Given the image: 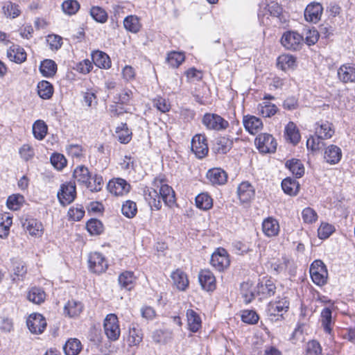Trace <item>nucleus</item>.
Listing matches in <instances>:
<instances>
[{"label":"nucleus","mask_w":355,"mask_h":355,"mask_svg":"<svg viewBox=\"0 0 355 355\" xmlns=\"http://www.w3.org/2000/svg\"><path fill=\"white\" fill-rule=\"evenodd\" d=\"M51 163L58 170H62L67 165V159L60 153H53L51 157Z\"/></svg>","instance_id":"59"},{"label":"nucleus","mask_w":355,"mask_h":355,"mask_svg":"<svg viewBox=\"0 0 355 355\" xmlns=\"http://www.w3.org/2000/svg\"><path fill=\"white\" fill-rule=\"evenodd\" d=\"M315 135L323 139L332 137L334 134L333 124L327 121H320L315 124Z\"/></svg>","instance_id":"19"},{"label":"nucleus","mask_w":355,"mask_h":355,"mask_svg":"<svg viewBox=\"0 0 355 355\" xmlns=\"http://www.w3.org/2000/svg\"><path fill=\"white\" fill-rule=\"evenodd\" d=\"M81 349V343L76 338L69 339L63 347L66 355H78Z\"/></svg>","instance_id":"40"},{"label":"nucleus","mask_w":355,"mask_h":355,"mask_svg":"<svg viewBox=\"0 0 355 355\" xmlns=\"http://www.w3.org/2000/svg\"><path fill=\"white\" fill-rule=\"evenodd\" d=\"M278 109L275 104L263 102L260 104V113L264 117H271L275 115Z\"/></svg>","instance_id":"54"},{"label":"nucleus","mask_w":355,"mask_h":355,"mask_svg":"<svg viewBox=\"0 0 355 355\" xmlns=\"http://www.w3.org/2000/svg\"><path fill=\"white\" fill-rule=\"evenodd\" d=\"M132 97V92L130 89H123L114 97V103L122 105H128Z\"/></svg>","instance_id":"60"},{"label":"nucleus","mask_w":355,"mask_h":355,"mask_svg":"<svg viewBox=\"0 0 355 355\" xmlns=\"http://www.w3.org/2000/svg\"><path fill=\"white\" fill-rule=\"evenodd\" d=\"M86 227L91 235H99L103 232L102 222L96 218H92L88 220Z\"/></svg>","instance_id":"48"},{"label":"nucleus","mask_w":355,"mask_h":355,"mask_svg":"<svg viewBox=\"0 0 355 355\" xmlns=\"http://www.w3.org/2000/svg\"><path fill=\"white\" fill-rule=\"evenodd\" d=\"M48 127L42 120H37L33 125V134L35 139L42 140L46 135Z\"/></svg>","instance_id":"44"},{"label":"nucleus","mask_w":355,"mask_h":355,"mask_svg":"<svg viewBox=\"0 0 355 355\" xmlns=\"http://www.w3.org/2000/svg\"><path fill=\"white\" fill-rule=\"evenodd\" d=\"M88 262L90 270L97 274L104 272L108 267L105 258L101 253L96 252L89 254Z\"/></svg>","instance_id":"10"},{"label":"nucleus","mask_w":355,"mask_h":355,"mask_svg":"<svg viewBox=\"0 0 355 355\" xmlns=\"http://www.w3.org/2000/svg\"><path fill=\"white\" fill-rule=\"evenodd\" d=\"M83 304L78 301L69 300L64 307V313L70 318L78 317L83 311Z\"/></svg>","instance_id":"29"},{"label":"nucleus","mask_w":355,"mask_h":355,"mask_svg":"<svg viewBox=\"0 0 355 355\" xmlns=\"http://www.w3.org/2000/svg\"><path fill=\"white\" fill-rule=\"evenodd\" d=\"M45 297L46 294L42 288L37 287L32 288L27 295V298L30 302L37 304L43 302Z\"/></svg>","instance_id":"45"},{"label":"nucleus","mask_w":355,"mask_h":355,"mask_svg":"<svg viewBox=\"0 0 355 355\" xmlns=\"http://www.w3.org/2000/svg\"><path fill=\"white\" fill-rule=\"evenodd\" d=\"M37 93L43 99H49L53 94V87L46 80H42L37 84Z\"/></svg>","instance_id":"39"},{"label":"nucleus","mask_w":355,"mask_h":355,"mask_svg":"<svg viewBox=\"0 0 355 355\" xmlns=\"http://www.w3.org/2000/svg\"><path fill=\"white\" fill-rule=\"evenodd\" d=\"M304 355H323L320 343L315 340H309L304 348Z\"/></svg>","instance_id":"49"},{"label":"nucleus","mask_w":355,"mask_h":355,"mask_svg":"<svg viewBox=\"0 0 355 355\" xmlns=\"http://www.w3.org/2000/svg\"><path fill=\"white\" fill-rule=\"evenodd\" d=\"M92 17L99 23H105L107 20V14L105 10L98 6H94L90 10Z\"/></svg>","instance_id":"53"},{"label":"nucleus","mask_w":355,"mask_h":355,"mask_svg":"<svg viewBox=\"0 0 355 355\" xmlns=\"http://www.w3.org/2000/svg\"><path fill=\"white\" fill-rule=\"evenodd\" d=\"M296 59L294 56L288 54H283L278 57L277 65L282 71L293 69L295 66Z\"/></svg>","instance_id":"35"},{"label":"nucleus","mask_w":355,"mask_h":355,"mask_svg":"<svg viewBox=\"0 0 355 355\" xmlns=\"http://www.w3.org/2000/svg\"><path fill=\"white\" fill-rule=\"evenodd\" d=\"M73 178L76 182L80 184L85 185L87 187L92 176L89 169L86 166L80 165L74 169Z\"/></svg>","instance_id":"23"},{"label":"nucleus","mask_w":355,"mask_h":355,"mask_svg":"<svg viewBox=\"0 0 355 355\" xmlns=\"http://www.w3.org/2000/svg\"><path fill=\"white\" fill-rule=\"evenodd\" d=\"M196 207L202 210H208L213 206V200L207 193H201L196 197Z\"/></svg>","instance_id":"41"},{"label":"nucleus","mask_w":355,"mask_h":355,"mask_svg":"<svg viewBox=\"0 0 355 355\" xmlns=\"http://www.w3.org/2000/svg\"><path fill=\"white\" fill-rule=\"evenodd\" d=\"M24 197L20 195H12L8 197L7 200V206L10 209L17 210L19 209Z\"/></svg>","instance_id":"63"},{"label":"nucleus","mask_w":355,"mask_h":355,"mask_svg":"<svg viewBox=\"0 0 355 355\" xmlns=\"http://www.w3.org/2000/svg\"><path fill=\"white\" fill-rule=\"evenodd\" d=\"M92 59L94 64L101 69H109L111 67V60L108 55L101 51H94L92 53Z\"/></svg>","instance_id":"25"},{"label":"nucleus","mask_w":355,"mask_h":355,"mask_svg":"<svg viewBox=\"0 0 355 355\" xmlns=\"http://www.w3.org/2000/svg\"><path fill=\"white\" fill-rule=\"evenodd\" d=\"M335 231L333 225L327 223H322L318 229V235L320 239H326L329 238Z\"/></svg>","instance_id":"55"},{"label":"nucleus","mask_w":355,"mask_h":355,"mask_svg":"<svg viewBox=\"0 0 355 355\" xmlns=\"http://www.w3.org/2000/svg\"><path fill=\"white\" fill-rule=\"evenodd\" d=\"M189 329L196 333L202 327V320L200 315L193 309H188L186 313Z\"/></svg>","instance_id":"26"},{"label":"nucleus","mask_w":355,"mask_h":355,"mask_svg":"<svg viewBox=\"0 0 355 355\" xmlns=\"http://www.w3.org/2000/svg\"><path fill=\"white\" fill-rule=\"evenodd\" d=\"M26 324L33 334H41L46 327L45 318L40 313L31 314L27 319Z\"/></svg>","instance_id":"11"},{"label":"nucleus","mask_w":355,"mask_h":355,"mask_svg":"<svg viewBox=\"0 0 355 355\" xmlns=\"http://www.w3.org/2000/svg\"><path fill=\"white\" fill-rule=\"evenodd\" d=\"M312 281L318 286H323L327 282L328 272L326 266L321 260L314 261L309 270Z\"/></svg>","instance_id":"2"},{"label":"nucleus","mask_w":355,"mask_h":355,"mask_svg":"<svg viewBox=\"0 0 355 355\" xmlns=\"http://www.w3.org/2000/svg\"><path fill=\"white\" fill-rule=\"evenodd\" d=\"M302 218L304 223L312 224L318 220V214L313 209L306 207L302 211Z\"/></svg>","instance_id":"56"},{"label":"nucleus","mask_w":355,"mask_h":355,"mask_svg":"<svg viewBox=\"0 0 355 355\" xmlns=\"http://www.w3.org/2000/svg\"><path fill=\"white\" fill-rule=\"evenodd\" d=\"M303 36L295 31H287L281 38L282 44L288 50L296 51L303 45Z\"/></svg>","instance_id":"8"},{"label":"nucleus","mask_w":355,"mask_h":355,"mask_svg":"<svg viewBox=\"0 0 355 355\" xmlns=\"http://www.w3.org/2000/svg\"><path fill=\"white\" fill-rule=\"evenodd\" d=\"M154 187L148 188L144 191V198L151 208L159 210L162 207V201L168 207L175 202V191L171 187L165 184L161 179H155L153 182Z\"/></svg>","instance_id":"1"},{"label":"nucleus","mask_w":355,"mask_h":355,"mask_svg":"<svg viewBox=\"0 0 355 355\" xmlns=\"http://www.w3.org/2000/svg\"><path fill=\"white\" fill-rule=\"evenodd\" d=\"M92 179L93 180V182L89 181L87 188L92 192L101 191L103 185V177L99 175H95Z\"/></svg>","instance_id":"61"},{"label":"nucleus","mask_w":355,"mask_h":355,"mask_svg":"<svg viewBox=\"0 0 355 355\" xmlns=\"http://www.w3.org/2000/svg\"><path fill=\"white\" fill-rule=\"evenodd\" d=\"M207 177L214 185L224 184L227 180V175L225 171L219 168L209 169Z\"/></svg>","instance_id":"24"},{"label":"nucleus","mask_w":355,"mask_h":355,"mask_svg":"<svg viewBox=\"0 0 355 355\" xmlns=\"http://www.w3.org/2000/svg\"><path fill=\"white\" fill-rule=\"evenodd\" d=\"M279 230V224L277 219L272 217H268L263 220L262 223V230L266 236L272 237L277 236Z\"/></svg>","instance_id":"21"},{"label":"nucleus","mask_w":355,"mask_h":355,"mask_svg":"<svg viewBox=\"0 0 355 355\" xmlns=\"http://www.w3.org/2000/svg\"><path fill=\"white\" fill-rule=\"evenodd\" d=\"M2 11L4 15L10 19H15L21 14L19 5L8 1L3 3Z\"/></svg>","instance_id":"32"},{"label":"nucleus","mask_w":355,"mask_h":355,"mask_svg":"<svg viewBox=\"0 0 355 355\" xmlns=\"http://www.w3.org/2000/svg\"><path fill=\"white\" fill-rule=\"evenodd\" d=\"M184 58L182 53L172 51L168 53L166 61L171 67L177 68L182 63Z\"/></svg>","instance_id":"50"},{"label":"nucleus","mask_w":355,"mask_h":355,"mask_svg":"<svg viewBox=\"0 0 355 355\" xmlns=\"http://www.w3.org/2000/svg\"><path fill=\"white\" fill-rule=\"evenodd\" d=\"M323 8L319 3L309 4L304 10V17L307 21L317 23L321 17Z\"/></svg>","instance_id":"18"},{"label":"nucleus","mask_w":355,"mask_h":355,"mask_svg":"<svg viewBox=\"0 0 355 355\" xmlns=\"http://www.w3.org/2000/svg\"><path fill=\"white\" fill-rule=\"evenodd\" d=\"M143 339V334L141 329L137 326L132 324L129 329V335L128 342L130 346L138 345Z\"/></svg>","instance_id":"36"},{"label":"nucleus","mask_w":355,"mask_h":355,"mask_svg":"<svg viewBox=\"0 0 355 355\" xmlns=\"http://www.w3.org/2000/svg\"><path fill=\"white\" fill-rule=\"evenodd\" d=\"M282 188L285 193L289 196H296L299 191L300 184L295 180L286 178L282 182Z\"/></svg>","instance_id":"33"},{"label":"nucleus","mask_w":355,"mask_h":355,"mask_svg":"<svg viewBox=\"0 0 355 355\" xmlns=\"http://www.w3.org/2000/svg\"><path fill=\"white\" fill-rule=\"evenodd\" d=\"M121 212L125 217L128 218H133L137 212L136 203L132 200H126L122 205Z\"/></svg>","instance_id":"51"},{"label":"nucleus","mask_w":355,"mask_h":355,"mask_svg":"<svg viewBox=\"0 0 355 355\" xmlns=\"http://www.w3.org/2000/svg\"><path fill=\"white\" fill-rule=\"evenodd\" d=\"M259 315L253 310H244L242 311L241 320L248 324H256L259 320Z\"/></svg>","instance_id":"58"},{"label":"nucleus","mask_w":355,"mask_h":355,"mask_svg":"<svg viewBox=\"0 0 355 355\" xmlns=\"http://www.w3.org/2000/svg\"><path fill=\"white\" fill-rule=\"evenodd\" d=\"M243 125L245 130L252 135L256 134L263 127L261 120L254 116H244Z\"/></svg>","instance_id":"27"},{"label":"nucleus","mask_w":355,"mask_h":355,"mask_svg":"<svg viewBox=\"0 0 355 355\" xmlns=\"http://www.w3.org/2000/svg\"><path fill=\"white\" fill-rule=\"evenodd\" d=\"M284 135L286 139L294 145L299 143L300 140V134L296 125L290 121L285 127Z\"/></svg>","instance_id":"31"},{"label":"nucleus","mask_w":355,"mask_h":355,"mask_svg":"<svg viewBox=\"0 0 355 355\" xmlns=\"http://www.w3.org/2000/svg\"><path fill=\"white\" fill-rule=\"evenodd\" d=\"M124 28L133 33H138L141 27L139 19L135 15L127 16L123 20Z\"/></svg>","instance_id":"38"},{"label":"nucleus","mask_w":355,"mask_h":355,"mask_svg":"<svg viewBox=\"0 0 355 355\" xmlns=\"http://www.w3.org/2000/svg\"><path fill=\"white\" fill-rule=\"evenodd\" d=\"M286 166L297 178H301L304 173V167L299 159H291L286 162Z\"/></svg>","instance_id":"42"},{"label":"nucleus","mask_w":355,"mask_h":355,"mask_svg":"<svg viewBox=\"0 0 355 355\" xmlns=\"http://www.w3.org/2000/svg\"><path fill=\"white\" fill-rule=\"evenodd\" d=\"M7 57L11 62L21 64L26 61L27 54L23 47L13 44L7 50Z\"/></svg>","instance_id":"17"},{"label":"nucleus","mask_w":355,"mask_h":355,"mask_svg":"<svg viewBox=\"0 0 355 355\" xmlns=\"http://www.w3.org/2000/svg\"><path fill=\"white\" fill-rule=\"evenodd\" d=\"M322 140H323V139L318 135L310 137L306 141L307 148L313 151L319 150L321 146L323 145Z\"/></svg>","instance_id":"64"},{"label":"nucleus","mask_w":355,"mask_h":355,"mask_svg":"<svg viewBox=\"0 0 355 355\" xmlns=\"http://www.w3.org/2000/svg\"><path fill=\"white\" fill-rule=\"evenodd\" d=\"M80 8L79 3L76 0H67L62 4L63 12L68 15L76 14Z\"/></svg>","instance_id":"52"},{"label":"nucleus","mask_w":355,"mask_h":355,"mask_svg":"<svg viewBox=\"0 0 355 355\" xmlns=\"http://www.w3.org/2000/svg\"><path fill=\"white\" fill-rule=\"evenodd\" d=\"M305 324L302 323L297 324V327L294 329L291 336V341L293 344H296L299 341H303L304 340V331Z\"/></svg>","instance_id":"57"},{"label":"nucleus","mask_w":355,"mask_h":355,"mask_svg":"<svg viewBox=\"0 0 355 355\" xmlns=\"http://www.w3.org/2000/svg\"><path fill=\"white\" fill-rule=\"evenodd\" d=\"M104 331L107 338L112 341L119 339L121 330L117 316L114 313L107 315L103 322Z\"/></svg>","instance_id":"3"},{"label":"nucleus","mask_w":355,"mask_h":355,"mask_svg":"<svg viewBox=\"0 0 355 355\" xmlns=\"http://www.w3.org/2000/svg\"><path fill=\"white\" fill-rule=\"evenodd\" d=\"M116 133L121 144H128L131 140L132 132L128 128L126 123H121L120 126L117 127Z\"/></svg>","instance_id":"46"},{"label":"nucleus","mask_w":355,"mask_h":355,"mask_svg":"<svg viewBox=\"0 0 355 355\" xmlns=\"http://www.w3.org/2000/svg\"><path fill=\"white\" fill-rule=\"evenodd\" d=\"M211 265L218 271H223L230 264V259L227 250L224 248H218L211 255Z\"/></svg>","instance_id":"6"},{"label":"nucleus","mask_w":355,"mask_h":355,"mask_svg":"<svg viewBox=\"0 0 355 355\" xmlns=\"http://www.w3.org/2000/svg\"><path fill=\"white\" fill-rule=\"evenodd\" d=\"M41 73L45 77H53L57 71V64L52 60H44L40 66Z\"/></svg>","instance_id":"37"},{"label":"nucleus","mask_w":355,"mask_h":355,"mask_svg":"<svg viewBox=\"0 0 355 355\" xmlns=\"http://www.w3.org/2000/svg\"><path fill=\"white\" fill-rule=\"evenodd\" d=\"M290 302L287 296L284 294L277 297L275 302H271L269 304V311L271 315H277L282 317L284 313L288 311L289 309Z\"/></svg>","instance_id":"13"},{"label":"nucleus","mask_w":355,"mask_h":355,"mask_svg":"<svg viewBox=\"0 0 355 355\" xmlns=\"http://www.w3.org/2000/svg\"><path fill=\"white\" fill-rule=\"evenodd\" d=\"M202 122L207 129L217 131L225 130L229 125L227 121L216 114L206 113Z\"/></svg>","instance_id":"5"},{"label":"nucleus","mask_w":355,"mask_h":355,"mask_svg":"<svg viewBox=\"0 0 355 355\" xmlns=\"http://www.w3.org/2000/svg\"><path fill=\"white\" fill-rule=\"evenodd\" d=\"M251 284L248 282H243L241 285V291L243 297L246 303L250 302L254 297V295L252 290H250Z\"/></svg>","instance_id":"62"},{"label":"nucleus","mask_w":355,"mask_h":355,"mask_svg":"<svg viewBox=\"0 0 355 355\" xmlns=\"http://www.w3.org/2000/svg\"><path fill=\"white\" fill-rule=\"evenodd\" d=\"M338 77L344 83H355V64H345L338 69Z\"/></svg>","instance_id":"16"},{"label":"nucleus","mask_w":355,"mask_h":355,"mask_svg":"<svg viewBox=\"0 0 355 355\" xmlns=\"http://www.w3.org/2000/svg\"><path fill=\"white\" fill-rule=\"evenodd\" d=\"M237 194L241 202H248L254 197V190L249 182H243L238 187Z\"/></svg>","instance_id":"22"},{"label":"nucleus","mask_w":355,"mask_h":355,"mask_svg":"<svg viewBox=\"0 0 355 355\" xmlns=\"http://www.w3.org/2000/svg\"><path fill=\"white\" fill-rule=\"evenodd\" d=\"M191 150L198 158L205 157L209 151L205 135H196L191 140Z\"/></svg>","instance_id":"9"},{"label":"nucleus","mask_w":355,"mask_h":355,"mask_svg":"<svg viewBox=\"0 0 355 355\" xmlns=\"http://www.w3.org/2000/svg\"><path fill=\"white\" fill-rule=\"evenodd\" d=\"M254 142L257 148L261 153H274L277 149V141L270 134L262 133L259 135Z\"/></svg>","instance_id":"4"},{"label":"nucleus","mask_w":355,"mask_h":355,"mask_svg":"<svg viewBox=\"0 0 355 355\" xmlns=\"http://www.w3.org/2000/svg\"><path fill=\"white\" fill-rule=\"evenodd\" d=\"M198 280L203 290L213 291L216 289V278L209 270H201L198 274Z\"/></svg>","instance_id":"14"},{"label":"nucleus","mask_w":355,"mask_h":355,"mask_svg":"<svg viewBox=\"0 0 355 355\" xmlns=\"http://www.w3.org/2000/svg\"><path fill=\"white\" fill-rule=\"evenodd\" d=\"M107 190L116 196H123L130 191V186L123 179L117 178L115 180H110L107 184Z\"/></svg>","instance_id":"12"},{"label":"nucleus","mask_w":355,"mask_h":355,"mask_svg":"<svg viewBox=\"0 0 355 355\" xmlns=\"http://www.w3.org/2000/svg\"><path fill=\"white\" fill-rule=\"evenodd\" d=\"M173 284L180 291H184L189 286L187 275L184 272L177 269L171 275Z\"/></svg>","instance_id":"28"},{"label":"nucleus","mask_w":355,"mask_h":355,"mask_svg":"<svg viewBox=\"0 0 355 355\" xmlns=\"http://www.w3.org/2000/svg\"><path fill=\"white\" fill-rule=\"evenodd\" d=\"M342 158L341 149L334 144L328 146L324 152V159L329 164H338Z\"/></svg>","instance_id":"20"},{"label":"nucleus","mask_w":355,"mask_h":355,"mask_svg":"<svg viewBox=\"0 0 355 355\" xmlns=\"http://www.w3.org/2000/svg\"><path fill=\"white\" fill-rule=\"evenodd\" d=\"M233 141L226 137L217 139L216 148L218 153H227L232 147Z\"/></svg>","instance_id":"47"},{"label":"nucleus","mask_w":355,"mask_h":355,"mask_svg":"<svg viewBox=\"0 0 355 355\" xmlns=\"http://www.w3.org/2000/svg\"><path fill=\"white\" fill-rule=\"evenodd\" d=\"M76 196V185L71 182L62 184L57 193L58 200L62 206L71 204L75 200Z\"/></svg>","instance_id":"7"},{"label":"nucleus","mask_w":355,"mask_h":355,"mask_svg":"<svg viewBox=\"0 0 355 355\" xmlns=\"http://www.w3.org/2000/svg\"><path fill=\"white\" fill-rule=\"evenodd\" d=\"M267 10L270 16L277 20L278 24L281 25L286 22V19L282 12V6L275 1H271L267 5Z\"/></svg>","instance_id":"30"},{"label":"nucleus","mask_w":355,"mask_h":355,"mask_svg":"<svg viewBox=\"0 0 355 355\" xmlns=\"http://www.w3.org/2000/svg\"><path fill=\"white\" fill-rule=\"evenodd\" d=\"M22 225L32 236L41 237L44 233L42 223L35 218H26L23 221Z\"/></svg>","instance_id":"15"},{"label":"nucleus","mask_w":355,"mask_h":355,"mask_svg":"<svg viewBox=\"0 0 355 355\" xmlns=\"http://www.w3.org/2000/svg\"><path fill=\"white\" fill-rule=\"evenodd\" d=\"M120 286L128 291H130L135 284V277L133 272L125 271L118 278Z\"/></svg>","instance_id":"34"},{"label":"nucleus","mask_w":355,"mask_h":355,"mask_svg":"<svg viewBox=\"0 0 355 355\" xmlns=\"http://www.w3.org/2000/svg\"><path fill=\"white\" fill-rule=\"evenodd\" d=\"M320 317L324 331L330 334L331 331V326L334 323L331 309L329 307L324 308L321 312Z\"/></svg>","instance_id":"43"}]
</instances>
